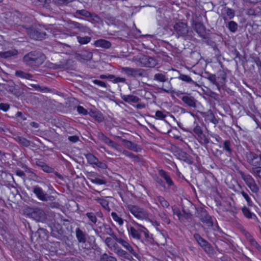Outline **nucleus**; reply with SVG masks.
<instances>
[{
	"label": "nucleus",
	"mask_w": 261,
	"mask_h": 261,
	"mask_svg": "<svg viewBox=\"0 0 261 261\" xmlns=\"http://www.w3.org/2000/svg\"><path fill=\"white\" fill-rule=\"evenodd\" d=\"M127 207L129 211L136 218L143 220L148 218V214L144 209L133 205H129Z\"/></svg>",
	"instance_id": "nucleus-1"
},
{
	"label": "nucleus",
	"mask_w": 261,
	"mask_h": 261,
	"mask_svg": "<svg viewBox=\"0 0 261 261\" xmlns=\"http://www.w3.org/2000/svg\"><path fill=\"white\" fill-rule=\"evenodd\" d=\"M246 158L249 164L254 166L253 168L259 167L261 165V154L258 156L253 153L249 152L247 154Z\"/></svg>",
	"instance_id": "nucleus-2"
},
{
	"label": "nucleus",
	"mask_w": 261,
	"mask_h": 261,
	"mask_svg": "<svg viewBox=\"0 0 261 261\" xmlns=\"http://www.w3.org/2000/svg\"><path fill=\"white\" fill-rule=\"evenodd\" d=\"M140 64L141 66L146 67H154L157 64L155 59L153 58L143 56L140 59Z\"/></svg>",
	"instance_id": "nucleus-3"
},
{
	"label": "nucleus",
	"mask_w": 261,
	"mask_h": 261,
	"mask_svg": "<svg viewBox=\"0 0 261 261\" xmlns=\"http://www.w3.org/2000/svg\"><path fill=\"white\" fill-rule=\"evenodd\" d=\"M244 180L248 187L252 192L256 193L258 191V188L256 185L254 180L250 175H246L244 177Z\"/></svg>",
	"instance_id": "nucleus-4"
},
{
	"label": "nucleus",
	"mask_w": 261,
	"mask_h": 261,
	"mask_svg": "<svg viewBox=\"0 0 261 261\" xmlns=\"http://www.w3.org/2000/svg\"><path fill=\"white\" fill-rule=\"evenodd\" d=\"M129 234L135 239L139 240L143 234L145 237L147 236L146 232L141 229H136L133 227H130L128 229Z\"/></svg>",
	"instance_id": "nucleus-5"
},
{
	"label": "nucleus",
	"mask_w": 261,
	"mask_h": 261,
	"mask_svg": "<svg viewBox=\"0 0 261 261\" xmlns=\"http://www.w3.org/2000/svg\"><path fill=\"white\" fill-rule=\"evenodd\" d=\"M194 238L197 241L198 244L205 250V251L210 252L212 250L211 248L205 240L197 234L194 235Z\"/></svg>",
	"instance_id": "nucleus-6"
},
{
	"label": "nucleus",
	"mask_w": 261,
	"mask_h": 261,
	"mask_svg": "<svg viewBox=\"0 0 261 261\" xmlns=\"http://www.w3.org/2000/svg\"><path fill=\"white\" fill-rule=\"evenodd\" d=\"M34 193L39 200L42 201L47 200V195L43 192L41 188L35 187L34 188Z\"/></svg>",
	"instance_id": "nucleus-7"
},
{
	"label": "nucleus",
	"mask_w": 261,
	"mask_h": 261,
	"mask_svg": "<svg viewBox=\"0 0 261 261\" xmlns=\"http://www.w3.org/2000/svg\"><path fill=\"white\" fill-rule=\"evenodd\" d=\"M86 158L88 163L90 164L96 165L97 166L103 168L106 167L105 164L99 162L97 159L92 154H87L86 155Z\"/></svg>",
	"instance_id": "nucleus-8"
},
{
	"label": "nucleus",
	"mask_w": 261,
	"mask_h": 261,
	"mask_svg": "<svg viewBox=\"0 0 261 261\" xmlns=\"http://www.w3.org/2000/svg\"><path fill=\"white\" fill-rule=\"evenodd\" d=\"M174 28L180 35L185 34L188 31L187 25L182 22L176 23L174 26Z\"/></svg>",
	"instance_id": "nucleus-9"
},
{
	"label": "nucleus",
	"mask_w": 261,
	"mask_h": 261,
	"mask_svg": "<svg viewBox=\"0 0 261 261\" xmlns=\"http://www.w3.org/2000/svg\"><path fill=\"white\" fill-rule=\"evenodd\" d=\"M234 11L231 9L225 8L223 10V18L225 20L230 19L234 17Z\"/></svg>",
	"instance_id": "nucleus-10"
},
{
	"label": "nucleus",
	"mask_w": 261,
	"mask_h": 261,
	"mask_svg": "<svg viewBox=\"0 0 261 261\" xmlns=\"http://www.w3.org/2000/svg\"><path fill=\"white\" fill-rule=\"evenodd\" d=\"M94 45L96 47L108 48L111 46V43L107 40L100 39L94 42Z\"/></svg>",
	"instance_id": "nucleus-11"
},
{
	"label": "nucleus",
	"mask_w": 261,
	"mask_h": 261,
	"mask_svg": "<svg viewBox=\"0 0 261 261\" xmlns=\"http://www.w3.org/2000/svg\"><path fill=\"white\" fill-rule=\"evenodd\" d=\"M123 71L128 75L136 76L141 74L140 71L138 69H135L130 68H124Z\"/></svg>",
	"instance_id": "nucleus-12"
},
{
	"label": "nucleus",
	"mask_w": 261,
	"mask_h": 261,
	"mask_svg": "<svg viewBox=\"0 0 261 261\" xmlns=\"http://www.w3.org/2000/svg\"><path fill=\"white\" fill-rule=\"evenodd\" d=\"M194 30L201 36H203L205 33V28L204 25L200 23H196L194 26Z\"/></svg>",
	"instance_id": "nucleus-13"
},
{
	"label": "nucleus",
	"mask_w": 261,
	"mask_h": 261,
	"mask_svg": "<svg viewBox=\"0 0 261 261\" xmlns=\"http://www.w3.org/2000/svg\"><path fill=\"white\" fill-rule=\"evenodd\" d=\"M105 243L111 249L114 250L116 249L115 240L111 238H107L105 240Z\"/></svg>",
	"instance_id": "nucleus-14"
},
{
	"label": "nucleus",
	"mask_w": 261,
	"mask_h": 261,
	"mask_svg": "<svg viewBox=\"0 0 261 261\" xmlns=\"http://www.w3.org/2000/svg\"><path fill=\"white\" fill-rule=\"evenodd\" d=\"M111 216L114 221L117 222L120 226L123 224V220L120 218L116 213L112 212L111 213Z\"/></svg>",
	"instance_id": "nucleus-15"
},
{
	"label": "nucleus",
	"mask_w": 261,
	"mask_h": 261,
	"mask_svg": "<svg viewBox=\"0 0 261 261\" xmlns=\"http://www.w3.org/2000/svg\"><path fill=\"white\" fill-rule=\"evenodd\" d=\"M123 99L127 102L136 103L138 102L139 98L134 95H126L124 96Z\"/></svg>",
	"instance_id": "nucleus-16"
},
{
	"label": "nucleus",
	"mask_w": 261,
	"mask_h": 261,
	"mask_svg": "<svg viewBox=\"0 0 261 261\" xmlns=\"http://www.w3.org/2000/svg\"><path fill=\"white\" fill-rule=\"evenodd\" d=\"M156 203H160V204L164 207H168L169 206V204L167 201H166L163 197L159 196L156 198Z\"/></svg>",
	"instance_id": "nucleus-17"
},
{
	"label": "nucleus",
	"mask_w": 261,
	"mask_h": 261,
	"mask_svg": "<svg viewBox=\"0 0 261 261\" xmlns=\"http://www.w3.org/2000/svg\"><path fill=\"white\" fill-rule=\"evenodd\" d=\"M78 42L81 44H85L89 43L91 40V38L88 36L77 37Z\"/></svg>",
	"instance_id": "nucleus-18"
},
{
	"label": "nucleus",
	"mask_w": 261,
	"mask_h": 261,
	"mask_svg": "<svg viewBox=\"0 0 261 261\" xmlns=\"http://www.w3.org/2000/svg\"><path fill=\"white\" fill-rule=\"evenodd\" d=\"M160 174L164 178L165 180L166 181L167 183L169 185L171 186L172 185L173 182L172 180L171 179L170 176L167 174L166 172H165L163 170L160 171Z\"/></svg>",
	"instance_id": "nucleus-19"
},
{
	"label": "nucleus",
	"mask_w": 261,
	"mask_h": 261,
	"mask_svg": "<svg viewBox=\"0 0 261 261\" xmlns=\"http://www.w3.org/2000/svg\"><path fill=\"white\" fill-rule=\"evenodd\" d=\"M89 178L90 180V181L93 184H95L99 185H103L106 184L105 180L102 178H99L98 177H89Z\"/></svg>",
	"instance_id": "nucleus-20"
},
{
	"label": "nucleus",
	"mask_w": 261,
	"mask_h": 261,
	"mask_svg": "<svg viewBox=\"0 0 261 261\" xmlns=\"http://www.w3.org/2000/svg\"><path fill=\"white\" fill-rule=\"evenodd\" d=\"M117 242L121 245H122L124 248H125L127 250H128L129 252H132L133 251V249L127 242L121 239H118Z\"/></svg>",
	"instance_id": "nucleus-21"
},
{
	"label": "nucleus",
	"mask_w": 261,
	"mask_h": 261,
	"mask_svg": "<svg viewBox=\"0 0 261 261\" xmlns=\"http://www.w3.org/2000/svg\"><path fill=\"white\" fill-rule=\"evenodd\" d=\"M244 215L248 218H253L255 217V215L250 212L249 210L246 207H244L242 209Z\"/></svg>",
	"instance_id": "nucleus-22"
},
{
	"label": "nucleus",
	"mask_w": 261,
	"mask_h": 261,
	"mask_svg": "<svg viewBox=\"0 0 261 261\" xmlns=\"http://www.w3.org/2000/svg\"><path fill=\"white\" fill-rule=\"evenodd\" d=\"M260 10L261 8L259 7H257L255 9L251 8L247 11V14L248 15H256L260 13Z\"/></svg>",
	"instance_id": "nucleus-23"
},
{
	"label": "nucleus",
	"mask_w": 261,
	"mask_h": 261,
	"mask_svg": "<svg viewBox=\"0 0 261 261\" xmlns=\"http://www.w3.org/2000/svg\"><path fill=\"white\" fill-rule=\"evenodd\" d=\"M228 28L230 31L235 32L238 29V24L236 22L230 21L228 23Z\"/></svg>",
	"instance_id": "nucleus-24"
},
{
	"label": "nucleus",
	"mask_w": 261,
	"mask_h": 261,
	"mask_svg": "<svg viewBox=\"0 0 261 261\" xmlns=\"http://www.w3.org/2000/svg\"><path fill=\"white\" fill-rule=\"evenodd\" d=\"M76 237L80 242H85V235L83 233V232L80 230L79 229H77L76 230Z\"/></svg>",
	"instance_id": "nucleus-25"
},
{
	"label": "nucleus",
	"mask_w": 261,
	"mask_h": 261,
	"mask_svg": "<svg viewBox=\"0 0 261 261\" xmlns=\"http://www.w3.org/2000/svg\"><path fill=\"white\" fill-rule=\"evenodd\" d=\"M44 34H38V32H34L31 33L30 34V36L33 39H36V40H40L42 38H43Z\"/></svg>",
	"instance_id": "nucleus-26"
},
{
	"label": "nucleus",
	"mask_w": 261,
	"mask_h": 261,
	"mask_svg": "<svg viewBox=\"0 0 261 261\" xmlns=\"http://www.w3.org/2000/svg\"><path fill=\"white\" fill-rule=\"evenodd\" d=\"M241 194H242V196H243V197L246 200V201L247 202V204L249 206H251L252 205V201L251 199H250V198L249 197V196H248V195L246 193H245L244 191H242Z\"/></svg>",
	"instance_id": "nucleus-27"
},
{
	"label": "nucleus",
	"mask_w": 261,
	"mask_h": 261,
	"mask_svg": "<svg viewBox=\"0 0 261 261\" xmlns=\"http://www.w3.org/2000/svg\"><path fill=\"white\" fill-rule=\"evenodd\" d=\"M155 117L160 120L164 119L166 117V115L164 112L157 111L155 113Z\"/></svg>",
	"instance_id": "nucleus-28"
},
{
	"label": "nucleus",
	"mask_w": 261,
	"mask_h": 261,
	"mask_svg": "<svg viewBox=\"0 0 261 261\" xmlns=\"http://www.w3.org/2000/svg\"><path fill=\"white\" fill-rule=\"evenodd\" d=\"M101 261H116V259L115 258L112 257V256H109L107 254H104L102 255L101 257Z\"/></svg>",
	"instance_id": "nucleus-29"
},
{
	"label": "nucleus",
	"mask_w": 261,
	"mask_h": 261,
	"mask_svg": "<svg viewBox=\"0 0 261 261\" xmlns=\"http://www.w3.org/2000/svg\"><path fill=\"white\" fill-rule=\"evenodd\" d=\"M172 208L174 214L178 217L179 220H181V214L179 210L175 206H172Z\"/></svg>",
	"instance_id": "nucleus-30"
},
{
	"label": "nucleus",
	"mask_w": 261,
	"mask_h": 261,
	"mask_svg": "<svg viewBox=\"0 0 261 261\" xmlns=\"http://www.w3.org/2000/svg\"><path fill=\"white\" fill-rule=\"evenodd\" d=\"M89 220L93 223H95L97 221V218L96 216L91 213H88L86 214Z\"/></svg>",
	"instance_id": "nucleus-31"
},
{
	"label": "nucleus",
	"mask_w": 261,
	"mask_h": 261,
	"mask_svg": "<svg viewBox=\"0 0 261 261\" xmlns=\"http://www.w3.org/2000/svg\"><path fill=\"white\" fill-rule=\"evenodd\" d=\"M253 172L255 176L261 178V167H255L253 168Z\"/></svg>",
	"instance_id": "nucleus-32"
},
{
	"label": "nucleus",
	"mask_w": 261,
	"mask_h": 261,
	"mask_svg": "<svg viewBox=\"0 0 261 261\" xmlns=\"http://www.w3.org/2000/svg\"><path fill=\"white\" fill-rule=\"evenodd\" d=\"M93 83L96 85L99 86L100 87H106V84L103 82L100 81V80H94L93 81Z\"/></svg>",
	"instance_id": "nucleus-33"
},
{
	"label": "nucleus",
	"mask_w": 261,
	"mask_h": 261,
	"mask_svg": "<svg viewBox=\"0 0 261 261\" xmlns=\"http://www.w3.org/2000/svg\"><path fill=\"white\" fill-rule=\"evenodd\" d=\"M77 111L79 114H81L82 115H86L87 113V110L85 109H84L83 107H81V106L77 107Z\"/></svg>",
	"instance_id": "nucleus-34"
},
{
	"label": "nucleus",
	"mask_w": 261,
	"mask_h": 261,
	"mask_svg": "<svg viewBox=\"0 0 261 261\" xmlns=\"http://www.w3.org/2000/svg\"><path fill=\"white\" fill-rule=\"evenodd\" d=\"M224 147L225 149L229 153H231V150L230 148V142L229 141H225L224 143Z\"/></svg>",
	"instance_id": "nucleus-35"
},
{
	"label": "nucleus",
	"mask_w": 261,
	"mask_h": 261,
	"mask_svg": "<svg viewBox=\"0 0 261 261\" xmlns=\"http://www.w3.org/2000/svg\"><path fill=\"white\" fill-rule=\"evenodd\" d=\"M9 108V106L8 104L6 103H1L0 104V109L6 112Z\"/></svg>",
	"instance_id": "nucleus-36"
},
{
	"label": "nucleus",
	"mask_w": 261,
	"mask_h": 261,
	"mask_svg": "<svg viewBox=\"0 0 261 261\" xmlns=\"http://www.w3.org/2000/svg\"><path fill=\"white\" fill-rule=\"evenodd\" d=\"M68 139L71 142H76L78 141L79 138L77 136H73L69 137Z\"/></svg>",
	"instance_id": "nucleus-37"
},
{
	"label": "nucleus",
	"mask_w": 261,
	"mask_h": 261,
	"mask_svg": "<svg viewBox=\"0 0 261 261\" xmlns=\"http://www.w3.org/2000/svg\"><path fill=\"white\" fill-rule=\"evenodd\" d=\"M181 79L183 81H185L187 82H190V81H192L190 77H189V76H187V75H181Z\"/></svg>",
	"instance_id": "nucleus-38"
},
{
	"label": "nucleus",
	"mask_w": 261,
	"mask_h": 261,
	"mask_svg": "<svg viewBox=\"0 0 261 261\" xmlns=\"http://www.w3.org/2000/svg\"><path fill=\"white\" fill-rule=\"evenodd\" d=\"M42 168L45 172H49L51 171V168L46 165H42Z\"/></svg>",
	"instance_id": "nucleus-39"
},
{
	"label": "nucleus",
	"mask_w": 261,
	"mask_h": 261,
	"mask_svg": "<svg viewBox=\"0 0 261 261\" xmlns=\"http://www.w3.org/2000/svg\"><path fill=\"white\" fill-rule=\"evenodd\" d=\"M245 2L250 4H256L261 2V0H244Z\"/></svg>",
	"instance_id": "nucleus-40"
},
{
	"label": "nucleus",
	"mask_w": 261,
	"mask_h": 261,
	"mask_svg": "<svg viewBox=\"0 0 261 261\" xmlns=\"http://www.w3.org/2000/svg\"><path fill=\"white\" fill-rule=\"evenodd\" d=\"M124 81H125V79L124 78H122V77H116L114 80V82L115 83L124 82Z\"/></svg>",
	"instance_id": "nucleus-41"
},
{
	"label": "nucleus",
	"mask_w": 261,
	"mask_h": 261,
	"mask_svg": "<svg viewBox=\"0 0 261 261\" xmlns=\"http://www.w3.org/2000/svg\"><path fill=\"white\" fill-rule=\"evenodd\" d=\"M32 55V53H30L27 56H25L24 57V60L27 61L29 60V59H31V60H34L35 59L34 58H33L31 57Z\"/></svg>",
	"instance_id": "nucleus-42"
},
{
	"label": "nucleus",
	"mask_w": 261,
	"mask_h": 261,
	"mask_svg": "<svg viewBox=\"0 0 261 261\" xmlns=\"http://www.w3.org/2000/svg\"><path fill=\"white\" fill-rule=\"evenodd\" d=\"M21 143H22L24 146H28L29 144V142L28 140L22 139L20 140Z\"/></svg>",
	"instance_id": "nucleus-43"
},
{
	"label": "nucleus",
	"mask_w": 261,
	"mask_h": 261,
	"mask_svg": "<svg viewBox=\"0 0 261 261\" xmlns=\"http://www.w3.org/2000/svg\"><path fill=\"white\" fill-rule=\"evenodd\" d=\"M101 204L105 208L108 207V202L106 200H102L101 202Z\"/></svg>",
	"instance_id": "nucleus-44"
},
{
	"label": "nucleus",
	"mask_w": 261,
	"mask_h": 261,
	"mask_svg": "<svg viewBox=\"0 0 261 261\" xmlns=\"http://www.w3.org/2000/svg\"><path fill=\"white\" fill-rule=\"evenodd\" d=\"M184 100L186 101L189 105H192L193 103V101L191 100L190 98L188 97H184Z\"/></svg>",
	"instance_id": "nucleus-45"
},
{
	"label": "nucleus",
	"mask_w": 261,
	"mask_h": 261,
	"mask_svg": "<svg viewBox=\"0 0 261 261\" xmlns=\"http://www.w3.org/2000/svg\"><path fill=\"white\" fill-rule=\"evenodd\" d=\"M16 174L17 175L21 177H23L24 175L23 172L21 171H17Z\"/></svg>",
	"instance_id": "nucleus-46"
},
{
	"label": "nucleus",
	"mask_w": 261,
	"mask_h": 261,
	"mask_svg": "<svg viewBox=\"0 0 261 261\" xmlns=\"http://www.w3.org/2000/svg\"><path fill=\"white\" fill-rule=\"evenodd\" d=\"M109 142L110 143V145H111L112 147H113L115 148H117V145L116 144H115L114 143H113V142H112L111 141H109Z\"/></svg>",
	"instance_id": "nucleus-47"
},
{
	"label": "nucleus",
	"mask_w": 261,
	"mask_h": 261,
	"mask_svg": "<svg viewBox=\"0 0 261 261\" xmlns=\"http://www.w3.org/2000/svg\"><path fill=\"white\" fill-rule=\"evenodd\" d=\"M22 72H19V71H17L16 72V74L17 75V76H20V77H24L22 75Z\"/></svg>",
	"instance_id": "nucleus-48"
},
{
	"label": "nucleus",
	"mask_w": 261,
	"mask_h": 261,
	"mask_svg": "<svg viewBox=\"0 0 261 261\" xmlns=\"http://www.w3.org/2000/svg\"><path fill=\"white\" fill-rule=\"evenodd\" d=\"M100 77L102 79H105L107 77L106 75H101L100 76Z\"/></svg>",
	"instance_id": "nucleus-49"
},
{
	"label": "nucleus",
	"mask_w": 261,
	"mask_h": 261,
	"mask_svg": "<svg viewBox=\"0 0 261 261\" xmlns=\"http://www.w3.org/2000/svg\"><path fill=\"white\" fill-rule=\"evenodd\" d=\"M37 1L41 3H44L46 2V0H37Z\"/></svg>",
	"instance_id": "nucleus-50"
},
{
	"label": "nucleus",
	"mask_w": 261,
	"mask_h": 261,
	"mask_svg": "<svg viewBox=\"0 0 261 261\" xmlns=\"http://www.w3.org/2000/svg\"><path fill=\"white\" fill-rule=\"evenodd\" d=\"M118 252H120L121 254V253H123V251L118 250Z\"/></svg>",
	"instance_id": "nucleus-51"
},
{
	"label": "nucleus",
	"mask_w": 261,
	"mask_h": 261,
	"mask_svg": "<svg viewBox=\"0 0 261 261\" xmlns=\"http://www.w3.org/2000/svg\"><path fill=\"white\" fill-rule=\"evenodd\" d=\"M7 54H9V55H6V57H8V56H9V55H11V54H10V53H8Z\"/></svg>",
	"instance_id": "nucleus-52"
},
{
	"label": "nucleus",
	"mask_w": 261,
	"mask_h": 261,
	"mask_svg": "<svg viewBox=\"0 0 261 261\" xmlns=\"http://www.w3.org/2000/svg\"><path fill=\"white\" fill-rule=\"evenodd\" d=\"M158 76H160V75H155V76L157 77Z\"/></svg>",
	"instance_id": "nucleus-53"
},
{
	"label": "nucleus",
	"mask_w": 261,
	"mask_h": 261,
	"mask_svg": "<svg viewBox=\"0 0 261 261\" xmlns=\"http://www.w3.org/2000/svg\"><path fill=\"white\" fill-rule=\"evenodd\" d=\"M19 114H20V112H18V113H17V114H18V115H19Z\"/></svg>",
	"instance_id": "nucleus-54"
},
{
	"label": "nucleus",
	"mask_w": 261,
	"mask_h": 261,
	"mask_svg": "<svg viewBox=\"0 0 261 261\" xmlns=\"http://www.w3.org/2000/svg\"><path fill=\"white\" fill-rule=\"evenodd\" d=\"M1 1H2V0H0V2H1Z\"/></svg>",
	"instance_id": "nucleus-55"
}]
</instances>
